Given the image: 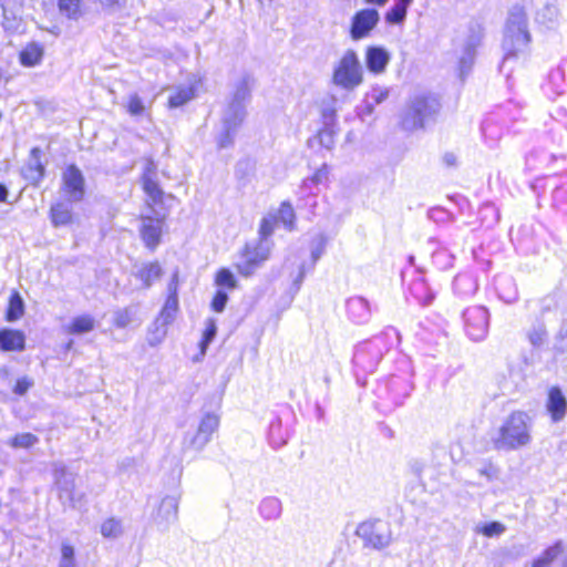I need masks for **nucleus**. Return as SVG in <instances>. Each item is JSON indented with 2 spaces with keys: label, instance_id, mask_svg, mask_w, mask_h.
Masks as SVG:
<instances>
[{
  "label": "nucleus",
  "instance_id": "nucleus-7",
  "mask_svg": "<svg viewBox=\"0 0 567 567\" xmlns=\"http://www.w3.org/2000/svg\"><path fill=\"white\" fill-rule=\"evenodd\" d=\"M271 243L257 240L247 244L241 252L240 260L236 268L245 277L251 276L270 256Z\"/></svg>",
  "mask_w": 567,
  "mask_h": 567
},
{
  "label": "nucleus",
  "instance_id": "nucleus-11",
  "mask_svg": "<svg viewBox=\"0 0 567 567\" xmlns=\"http://www.w3.org/2000/svg\"><path fill=\"white\" fill-rule=\"evenodd\" d=\"M382 358V350L377 340L362 343L357 347L353 354V363L363 372H373Z\"/></svg>",
  "mask_w": 567,
  "mask_h": 567
},
{
  "label": "nucleus",
  "instance_id": "nucleus-42",
  "mask_svg": "<svg viewBox=\"0 0 567 567\" xmlns=\"http://www.w3.org/2000/svg\"><path fill=\"white\" fill-rule=\"evenodd\" d=\"M215 282L217 286L228 289H234L237 286V280L234 275L226 268H223L217 272Z\"/></svg>",
  "mask_w": 567,
  "mask_h": 567
},
{
  "label": "nucleus",
  "instance_id": "nucleus-26",
  "mask_svg": "<svg viewBox=\"0 0 567 567\" xmlns=\"http://www.w3.org/2000/svg\"><path fill=\"white\" fill-rule=\"evenodd\" d=\"M464 330L471 340L482 341L487 336L488 321H465Z\"/></svg>",
  "mask_w": 567,
  "mask_h": 567
},
{
  "label": "nucleus",
  "instance_id": "nucleus-33",
  "mask_svg": "<svg viewBox=\"0 0 567 567\" xmlns=\"http://www.w3.org/2000/svg\"><path fill=\"white\" fill-rule=\"evenodd\" d=\"M336 103L337 100L334 96H329L322 100L321 103V117L323 125H334L336 122Z\"/></svg>",
  "mask_w": 567,
  "mask_h": 567
},
{
  "label": "nucleus",
  "instance_id": "nucleus-46",
  "mask_svg": "<svg viewBox=\"0 0 567 567\" xmlns=\"http://www.w3.org/2000/svg\"><path fill=\"white\" fill-rule=\"evenodd\" d=\"M41 151L38 147L32 148L29 162V168L34 169L38 174V178L43 177L44 167L40 161Z\"/></svg>",
  "mask_w": 567,
  "mask_h": 567
},
{
  "label": "nucleus",
  "instance_id": "nucleus-34",
  "mask_svg": "<svg viewBox=\"0 0 567 567\" xmlns=\"http://www.w3.org/2000/svg\"><path fill=\"white\" fill-rule=\"evenodd\" d=\"M52 223L55 226L65 225L70 223L72 214L71 210L62 203L51 207Z\"/></svg>",
  "mask_w": 567,
  "mask_h": 567
},
{
  "label": "nucleus",
  "instance_id": "nucleus-52",
  "mask_svg": "<svg viewBox=\"0 0 567 567\" xmlns=\"http://www.w3.org/2000/svg\"><path fill=\"white\" fill-rule=\"evenodd\" d=\"M324 246H326V239L323 236H320L319 246L311 251V257L313 259V262H316L321 257V255L323 254V250H324Z\"/></svg>",
  "mask_w": 567,
  "mask_h": 567
},
{
  "label": "nucleus",
  "instance_id": "nucleus-59",
  "mask_svg": "<svg viewBox=\"0 0 567 567\" xmlns=\"http://www.w3.org/2000/svg\"><path fill=\"white\" fill-rule=\"evenodd\" d=\"M8 197V189L4 185L0 184V202H6Z\"/></svg>",
  "mask_w": 567,
  "mask_h": 567
},
{
  "label": "nucleus",
  "instance_id": "nucleus-12",
  "mask_svg": "<svg viewBox=\"0 0 567 567\" xmlns=\"http://www.w3.org/2000/svg\"><path fill=\"white\" fill-rule=\"evenodd\" d=\"M219 426V416L216 413L207 412L200 419L197 432L189 439L188 446L196 451L203 450L212 440L213 433Z\"/></svg>",
  "mask_w": 567,
  "mask_h": 567
},
{
  "label": "nucleus",
  "instance_id": "nucleus-45",
  "mask_svg": "<svg viewBox=\"0 0 567 567\" xmlns=\"http://www.w3.org/2000/svg\"><path fill=\"white\" fill-rule=\"evenodd\" d=\"M506 530L505 525L499 522H492L482 526L478 532L486 537H495L502 535Z\"/></svg>",
  "mask_w": 567,
  "mask_h": 567
},
{
  "label": "nucleus",
  "instance_id": "nucleus-8",
  "mask_svg": "<svg viewBox=\"0 0 567 567\" xmlns=\"http://www.w3.org/2000/svg\"><path fill=\"white\" fill-rule=\"evenodd\" d=\"M246 106L229 102L223 115V130L217 143L220 148L230 146L237 128L246 117Z\"/></svg>",
  "mask_w": 567,
  "mask_h": 567
},
{
  "label": "nucleus",
  "instance_id": "nucleus-32",
  "mask_svg": "<svg viewBox=\"0 0 567 567\" xmlns=\"http://www.w3.org/2000/svg\"><path fill=\"white\" fill-rule=\"evenodd\" d=\"M559 9L556 4H546L539 12H538V21L543 24H545L547 28H554L559 19Z\"/></svg>",
  "mask_w": 567,
  "mask_h": 567
},
{
  "label": "nucleus",
  "instance_id": "nucleus-18",
  "mask_svg": "<svg viewBox=\"0 0 567 567\" xmlns=\"http://www.w3.org/2000/svg\"><path fill=\"white\" fill-rule=\"evenodd\" d=\"M254 85L255 78L250 74H244L235 85L230 102L246 106L251 97Z\"/></svg>",
  "mask_w": 567,
  "mask_h": 567
},
{
  "label": "nucleus",
  "instance_id": "nucleus-48",
  "mask_svg": "<svg viewBox=\"0 0 567 567\" xmlns=\"http://www.w3.org/2000/svg\"><path fill=\"white\" fill-rule=\"evenodd\" d=\"M93 321H72L68 327L70 333L82 334L93 330Z\"/></svg>",
  "mask_w": 567,
  "mask_h": 567
},
{
  "label": "nucleus",
  "instance_id": "nucleus-41",
  "mask_svg": "<svg viewBox=\"0 0 567 567\" xmlns=\"http://www.w3.org/2000/svg\"><path fill=\"white\" fill-rule=\"evenodd\" d=\"M59 567H75V551L73 546L63 543L61 546V559Z\"/></svg>",
  "mask_w": 567,
  "mask_h": 567
},
{
  "label": "nucleus",
  "instance_id": "nucleus-57",
  "mask_svg": "<svg viewBox=\"0 0 567 567\" xmlns=\"http://www.w3.org/2000/svg\"><path fill=\"white\" fill-rule=\"evenodd\" d=\"M443 161L446 166L452 167L456 164V156L453 153H446Z\"/></svg>",
  "mask_w": 567,
  "mask_h": 567
},
{
  "label": "nucleus",
  "instance_id": "nucleus-25",
  "mask_svg": "<svg viewBox=\"0 0 567 567\" xmlns=\"http://www.w3.org/2000/svg\"><path fill=\"white\" fill-rule=\"evenodd\" d=\"M288 432L284 429L281 420L275 419L269 425V441L270 444L278 449L287 443Z\"/></svg>",
  "mask_w": 567,
  "mask_h": 567
},
{
  "label": "nucleus",
  "instance_id": "nucleus-13",
  "mask_svg": "<svg viewBox=\"0 0 567 567\" xmlns=\"http://www.w3.org/2000/svg\"><path fill=\"white\" fill-rule=\"evenodd\" d=\"M380 20L379 12L375 9H363L358 11L353 18L350 29V35L353 40H360L369 35Z\"/></svg>",
  "mask_w": 567,
  "mask_h": 567
},
{
  "label": "nucleus",
  "instance_id": "nucleus-62",
  "mask_svg": "<svg viewBox=\"0 0 567 567\" xmlns=\"http://www.w3.org/2000/svg\"><path fill=\"white\" fill-rule=\"evenodd\" d=\"M124 321H117L118 327H124Z\"/></svg>",
  "mask_w": 567,
  "mask_h": 567
},
{
  "label": "nucleus",
  "instance_id": "nucleus-23",
  "mask_svg": "<svg viewBox=\"0 0 567 567\" xmlns=\"http://www.w3.org/2000/svg\"><path fill=\"white\" fill-rule=\"evenodd\" d=\"M413 385L404 379L394 378L390 381V391L393 394V401L396 406L404 403V400L410 396Z\"/></svg>",
  "mask_w": 567,
  "mask_h": 567
},
{
  "label": "nucleus",
  "instance_id": "nucleus-49",
  "mask_svg": "<svg viewBox=\"0 0 567 567\" xmlns=\"http://www.w3.org/2000/svg\"><path fill=\"white\" fill-rule=\"evenodd\" d=\"M33 385V381L28 377H22L17 380L16 385L13 388V392L18 395L25 394L29 389Z\"/></svg>",
  "mask_w": 567,
  "mask_h": 567
},
{
  "label": "nucleus",
  "instance_id": "nucleus-36",
  "mask_svg": "<svg viewBox=\"0 0 567 567\" xmlns=\"http://www.w3.org/2000/svg\"><path fill=\"white\" fill-rule=\"evenodd\" d=\"M295 219L296 215L292 206L284 202L279 208L277 220H280L288 230H292L295 228Z\"/></svg>",
  "mask_w": 567,
  "mask_h": 567
},
{
  "label": "nucleus",
  "instance_id": "nucleus-54",
  "mask_svg": "<svg viewBox=\"0 0 567 567\" xmlns=\"http://www.w3.org/2000/svg\"><path fill=\"white\" fill-rule=\"evenodd\" d=\"M328 178V169L327 166L323 165L320 169L316 172V174L312 177V181L315 183H321Z\"/></svg>",
  "mask_w": 567,
  "mask_h": 567
},
{
  "label": "nucleus",
  "instance_id": "nucleus-64",
  "mask_svg": "<svg viewBox=\"0 0 567 567\" xmlns=\"http://www.w3.org/2000/svg\"><path fill=\"white\" fill-rule=\"evenodd\" d=\"M368 111H369V113H371V111H372V106L371 105L368 106Z\"/></svg>",
  "mask_w": 567,
  "mask_h": 567
},
{
  "label": "nucleus",
  "instance_id": "nucleus-29",
  "mask_svg": "<svg viewBox=\"0 0 567 567\" xmlns=\"http://www.w3.org/2000/svg\"><path fill=\"white\" fill-rule=\"evenodd\" d=\"M43 55V49L35 43H31L20 53V61L25 66L37 65Z\"/></svg>",
  "mask_w": 567,
  "mask_h": 567
},
{
  "label": "nucleus",
  "instance_id": "nucleus-35",
  "mask_svg": "<svg viewBox=\"0 0 567 567\" xmlns=\"http://www.w3.org/2000/svg\"><path fill=\"white\" fill-rule=\"evenodd\" d=\"M24 303L18 292H12L7 310V319H19L23 316Z\"/></svg>",
  "mask_w": 567,
  "mask_h": 567
},
{
  "label": "nucleus",
  "instance_id": "nucleus-43",
  "mask_svg": "<svg viewBox=\"0 0 567 567\" xmlns=\"http://www.w3.org/2000/svg\"><path fill=\"white\" fill-rule=\"evenodd\" d=\"M334 125H323V128L318 133L320 144L326 148L331 150L334 145Z\"/></svg>",
  "mask_w": 567,
  "mask_h": 567
},
{
  "label": "nucleus",
  "instance_id": "nucleus-5",
  "mask_svg": "<svg viewBox=\"0 0 567 567\" xmlns=\"http://www.w3.org/2000/svg\"><path fill=\"white\" fill-rule=\"evenodd\" d=\"M355 534L362 539L365 547L383 549L391 544L392 533L390 525L380 519H370L358 525Z\"/></svg>",
  "mask_w": 567,
  "mask_h": 567
},
{
  "label": "nucleus",
  "instance_id": "nucleus-1",
  "mask_svg": "<svg viewBox=\"0 0 567 567\" xmlns=\"http://www.w3.org/2000/svg\"><path fill=\"white\" fill-rule=\"evenodd\" d=\"M532 417L524 411L512 412L492 436V443L499 451H516L530 444Z\"/></svg>",
  "mask_w": 567,
  "mask_h": 567
},
{
  "label": "nucleus",
  "instance_id": "nucleus-51",
  "mask_svg": "<svg viewBox=\"0 0 567 567\" xmlns=\"http://www.w3.org/2000/svg\"><path fill=\"white\" fill-rule=\"evenodd\" d=\"M545 330L539 327L529 333V340L533 346H540L545 340Z\"/></svg>",
  "mask_w": 567,
  "mask_h": 567
},
{
  "label": "nucleus",
  "instance_id": "nucleus-30",
  "mask_svg": "<svg viewBox=\"0 0 567 567\" xmlns=\"http://www.w3.org/2000/svg\"><path fill=\"white\" fill-rule=\"evenodd\" d=\"M217 328L214 321H209L206 329L203 331L202 340L199 342V353L193 358V361L199 362L205 357L209 343L215 339Z\"/></svg>",
  "mask_w": 567,
  "mask_h": 567
},
{
  "label": "nucleus",
  "instance_id": "nucleus-9",
  "mask_svg": "<svg viewBox=\"0 0 567 567\" xmlns=\"http://www.w3.org/2000/svg\"><path fill=\"white\" fill-rule=\"evenodd\" d=\"M165 218V214H161L153 208H150V213L141 215L140 233L146 247L154 249L158 246Z\"/></svg>",
  "mask_w": 567,
  "mask_h": 567
},
{
  "label": "nucleus",
  "instance_id": "nucleus-61",
  "mask_svg": "<svg viewBox=\"0 0 567 567\" xmlns=\"http://www.w3.org/2000/svg\"><path fill=\"white\" fill-rule=\"evenodd\" d=\"M412 0H398L395 3L403 4V8L408 9Z\"/></svg>",
  "mask_w": 567,
  "mask_h": 567
},
{
  "label": "nucleus",
  "instance_id": "nucleus-15",
  "mask_svg": "<svg viewBox=\"0 0 567 567\" xmlns=\"http://www.w3.org/2000/svg\"><path fill=\"white\" fill-rule=\"evenodd\" d=\"M156 526L166 530L178 519V499L175 496H165L153 516Z\"/></svg>",
  "mask_w": 567,
  "mask_h": 567
},
{
  "label": "nucleus",
  "instance_id": "nucleus-60",
  "mask_svg": "<svg viewBox=\"0 0 567 567\" xmlns=\"http://www.w3.org/2000/svg\"><path fill=\"white\" fill-rule=\"evenodd\" d=\"M388 0H365L367 3L383 6Z\"/></svg>",
  "mask_w": 567,
  "mask_h": 567
},
{
  "label": "nucleus",
  "instance_id": "nucleus-53",
  "mask_svg": "<svg viewBox=\"0 0 567 567\" xmlns=\"http://www.w3.org/2000/svg\"><path fill=\"white\" fill-rule=\"evenodd\" d=\"M389 95L388 90H374L371 94V99L375 104L382 103Z\"/></svg>",
  "mask_w": 567,
  "mask_h": 567
},
{
  "label": "nucleus",
  "instance_id": "nucleus-31",
  "mask_svg": "<svg viewBox=\"0 0 567 567\" xmlns=\"http://www.w3.org/2000/svg\"><path fill=\"white\" fill-rule=\"evenodd\" d=\"M563 551V546L560 542H557L555 545L548 547L542 556L534 560L532 567H549L550 564L557 558Z\"/></svg>",
  "mask_w": 567,
  "mask_h": 567
},
{
  "label": "nucleus",
  "instance_id": "nucleus-14",
  "mask_svg": "<svg viewBox=\"0 0 567 567\" xmlns=\"http://www.w3.org/2000/svg\"><path fill=\"white\" fill-rule=\"evenodd\" d=\"M62 190L70 202H80L84 197V177L74 165L69 166L63 173Z\"/></svg>",
  "mask_w": 567,
  "mask_h": 567
},
{
  "label": "nucleus",
  "instance_id": "nucleus-3",
  "mask_svg": "<svg viewBox=\"0 0 567 567\" xmlns=\"http://www.w3.org/2000/svg\"><path fill=\"white\" fill-rule=\"evenodd\" d=\"M440 110L439 101L433 96L417 95L411 100L405 109L401 125L405 131H415L424 127Z\"/></svg>",
  "mask_w": 567,
  "mask_h": 567
},
{
  "label": "nucleus",
  "instance_id": "nucleus-56",
  "mask_svg": "<svg viewBox=\"0 0 567 567\" xmlns=\"http://www.w3.org/2000/svg\"><path fill=\"white\" fill-rule=\"evenodd\" d=\"M146 175H152L153 178H156V165L152 159L146 161L143 176H146Z\"/></svg>",
  "mask_w": 567,
  "mask_h": 567
},
{
  "label": "nucleus",
  "instance_id": "nucleus-39",
  "mask_svg": "<svg viewBox=\"0 0 567 567\" xmlns=\"http://www.w3.org/2000/svg\"><path fill=\"white\" fill-rule=\"evenodd\" d=\"M60 12L70 19H78L80 16L79 0H59Z\"/></svg>",
  "mask_w": 567,
  "mask_h": 567
},
{
  "label": "nucleus",
  "instance_id": "nucleus-20",
  "mask_svg": "<svg viewBox=\"0 0 567 567\" xmlns=\"http://www.w3.org/2000/svg\"><path fill=\"white\" fill-rule=\"evenodd\" d=\"M168 297L166 299V302L161 311V316L163 319H171L177 313L178 310V297H177V289H178V272L175 271L171 282L168 284Z\"/></svg>",
  "mask_w": 567,
  "mask_h": 567
},
{
  "label": "nucleus",
  "instance_id": "nucleus-44",
  "mask_svg": "<svg viewBox=\"0 0 567 567\" xmlns=\"http://www.w3.org/2000/svg\"><path fill=\"white\" fill-rule=\"evenodd\" d=\"M406 17V9L403 4L394 3V6L386 12L385 19L389 23L398 24L404 21Z\"/></svg>",
  "mask_w": 567,
  "mask_h": 567
},
{
  "label": "nucleus",
  "instance_id": "nucleus-47",
  "mask_svg": "<svg viewBox=\"0 0 567 567\" xmlns=\"http://www.w3.org/2000/svg\"><path fill=\"white\" fill-rule=\"evenodd\" d=\"M145 110V106L137 94H133L130 96L127 102V111L131 115H142Z\"/></svg>",
  "mask_w": 567,
  "mask_h": 567
},
{
  "label": "nucleus",
  "instance_id": "nucleus-28",
  "mask_svg": "<svg viewBox=\"0 0 567 567\" xmlns=\"http://www.w3.org/2000/svg\"><path fill=\"white\" fill-rule=\"evenodd\" d=\"M195 93L192 86H179L168 97L171 109L179 107L194 99Z\"/></svg>",
  "mask_w": 567,
  "mask_h": 567
},
{
  "label": "nucleus",
  "instance_id": "nucleus-21",
  "mask_svg": "<svg viewBox=\"0 0 567 567\" xmlns=\"http://www.w3.org/2000/svg\"><path fill=\"white\" fill-rule=\"evenodd\" d=\"M258 512L262 519L276 520L281 516L282 503L276 496H267L259 503Z\"/></svg>",
  "mask_w": 567,
  "mask_h": 567
},
{
  "label": "nucleus",
  "instance_id": "nucleus-10",
  "mask_svg": "<svg viewBox=\"0 0 567 567\" xmlns=\"http://www.w3.org/2000/svg\"><path fill=\"white\" fill-rule=\"evenodd\" d=\"M54 480L59 498L63 504L69 503L72 507L81 504L83 494L75 493V477L72 473L68 472L64 466H56L54 468Z\"/></svg>",
  "mask_w": 567,
  "mask_h": 567
},
{
  "label": "nucleus",
  "instance_id": "nucleus-19",
  "mask_svg": "<svg viewBox=\"0 0 567 567\" xmlns=\"http://www.w3.org/2000/svg\"><path fill=\"white\" fill-rule=\"evenodd\" d=\"M25 337L21 331L12 329L0 330V349L2 351H22Z\"/></svg>",
  "mask_w": 567,
  "mask_h": 567
},
{
  "label": "nucleus",
  "instance_id": "nucleus-27",
  "mask_svg": "<svg viewBox=\"0 0 567 567\" xmlns=\"http://www.w3.org/2000/svg\"><path fill=\"white\" fill-rule=\"evenodd\" d=\"M166 321H152L147 328L146 340L150 346L155 347L166 337Z\"/></svg>",
  "mask_w": 567,
  "mask_h": 567
},
{
  "label": "nucleus",
  "instance_id": "nucleus-40",
  "mask_svg": "<svg viewBox=\"0 0 567 567\" xmlns=\"http://www.w3.org/2000/svg\"><path fill=\"white\" fill-rule=\"evenodd\" d=\"M122 533L120 520L109 518L101 525V534L107 538H115Z\"/></svg>",
  "mask_w": 567,
  "mask_h": 567
},
{
  "label": "nucleus",
  "instance_id": "nucleus-24",
  "mask_svg": "<svg viewBox=\"0 0 567 567\" xmlns=\"http://www.w3.org/2000/svg\"><path fill=\"white\" fill-rule=\"evenodd\" d=\"M143 189L146 193L148 200L147 205L151 207L152 204H161L164 197V192L158 186L156 178L152 175L142 176Z\"/></svg>",
  "mask_w": 567,
  "mask_h": 567
},
{
  "label": "nucleus",
  "instance_id": "nucleus-2",
  "mask_svg": "<svg viewBox=\"0 0 567 567\" xmlns=\"http://www.w3.org/2000/svg\"><path fill=\"white\" fill-rule=\"evenodd\" d=\"M529 42L530 34L528 31L527 13L523 7L514 6L507 18L502 43L504 51L503 63L525 54Z\"/></svg>",
  "mask_w": 567,
  "mask_h": 567
},
{
  "label": "nucleus",
  "instance_id": "nucleus-58",
  "mask_svg": "<svg viewBox=\"0 0 567 567\" xmlns=\"http://www.w3.org/2000/svg\"><path fill=\"white\" fill-rule=\"evenodd\" d=\"M101 2L106 6H122L125 0H101Z\"/></svg>",
  "mask_w": 567,
  "mask_h": 567
},
{
  "label": "nucleus",
  "instance_id": "nucleus-63",
  "mask_svg": "<svg viewBox=\"0 0 567 567\" xmlns=\"http://www.w3.org/2000/svg\"><path fill=\"white\" fill-rule=\"evenodd\" d=\"M72 346V341H70L68 344H66V349L69 350Z\"/></svg>",
  "mask_w": 567,
  "mask_h": 567
},
{
  "label": "nucleus",
  "instance_id": "nucleus-50",
  "mask_svg": "<svg viewBox=\"0 0 567 567\" xmlns=\"http://www.w3.org/2000/svg\"><path fill=\"white\" fill-rule=\"evenodd\" d=\"M228 300V296L225 291L218 290L212 301V308L216 312H220L224 310L226 302Z\"/></svg>",
  "mask_w": 567,
  "mask_h": 567
},
{
  "label": "nucleus",
  "instance_id": "nucleus-16",
  "mask_svg": "<svg viewBox=\"0 0 567 567\" xmlns=\"http://www.w3.org/2000/svg\"><path fill=\"white\" fill-rule=\"evenodd\" d=\"M545 409L553 423H559L566 417L567 399L558 386L549 388Z\"/></svg>",
  "mask_w": 567,
  "mask_h": 567
},
{
  "label": "nucleus",
  "instance_id": "nucleus-22",
  "mask_svg": "<svg viewBox=\"0 0 567 567\" xmlns=\"http://www.w3.org/2000/svg\"><path fill=\"white\" fill-rule=\"evenodd\" d=\"M134 276L143 281L145 288H148L154 280L161 278L162 267L158 262L143 264L136 268Z\"/></svg>",
  "mask_w": 567,
  "mask_h": 567
},
{
  "label": "nucleus",
  "instance_id": "nucleus-17",
  "mask_svg": "<svg viewBox=\"0 0 567 567\" xmlns=\"http://www.w3.org/2000/svg\"><path fill=\"white\" fill-rule=\"evenodd\" d=\"M390 53L381 47H369L365 53L368 69L377 74L383 73L390 62Z\"/></svg>",
  "mask_w": 567,
  "mask_h": 567
},
{
  "label": "nucleus",
  "instance_id": "nucleus-4",
  "mask_svg": "<svg viewBox=\"0 0 567 567\" xmlns=\"http://www.w3.org/2000/svg\"><path fill=\"white\" fill-rule=\"evenodd\" d=\"M333 83L346 90H353L362 83V66L353 50H348L333 71Z\"/></svg>",
  "mask_w": 567,
  "mask_h": 567
},
{
  "label": "nucleus",
  "instance_id": "nucleus-38",
  "mask_svg": "<svg viewBox=\"0 0 567 567\" xmlns=\"http://www.w3.org/2000/svg\"><path fill=\"white\" fill-rule=\"evenodd\" d=\"M277 223V217L274 215H269L262 218L259 227V238L258 240L268 241V238L274 234L275 225Z\"/></svg>",
  "mask_w": 567,
  "mask_h": 567
},
{
  "label": "nucleus",
  "instance_id": "nucleus-55",
  "mask_svg": "<svg viewBox=\"0 0 567 567\" xmlns=\"http://www.w3.org/2000/svg\"><path fill=\"white\" fill-rule=\"evenodd\" d=\"M0 4H1L2 11H3V21H2V25H3L6 29H13V28H14V21H11V20L8 18V16H7L6 0H1Z\"/></svg>",
  "mask_w": 567,
  "mask_h": 567
},
{
  "label": "nucleus",
  "instance_id": "nucleus-37",
  "mask_svg": "<svg viewBox=\"0 0 567 567\" xmlns=\"http://www.w3.org/2000/svg\"><path fill=\"white\" fill-rule=\"evenodd\" d=\"M38 437L32 433H21L11 439L10 445L14 449H28L38 443Z\"/></svg>",
  "mask_w": 567,
  "mask_h": 567
},
{
  "label": "nucleus",
  "instance_id": "nucleus-6",
  "mask_svg": "<svg viewBox=\"0 0 567 567\" xmlns=\"http://www.w3.org/2000/svg\"><path fill=\"white\" fill-rule=\"evenodd\" d=\"M483 38V25L477 21L470 22L465 35L460 40L461 54L458 64L462 75L471 70L476 55V49L481 45Z\"/></svg>",
  "mask_w": 567,
  "mask_h": 567
}]
</instances>
